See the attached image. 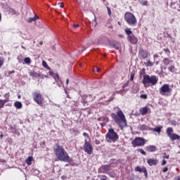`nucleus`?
Returning <instances> with one entry per match:
<instances>
[{
  "instance_id": "1",
  "label": "nucleus",
  "mask_w": 180,
  "mask_h": 180,
  "mask_svg": "<svg viewBox=\"0 0 180 180\" xmlns=\"http://www.w3.org/2000/svg\"><path fill=\"white\" fill-rule=\"evenodd\" d=\"M53 153L56 155L58 161H62L63 162H72V158L70 157L68 152L65 150L64 146L56 143L53 148Z\"/></svg>"
},
{
  "instance_id": "2",
  "label": "nucleus",
  "mask_w": 180,
  "mask_h": 180,
  "mask_svg": "<svg viewBox=\"0 0 180 180\" xmlns=\"http://www.w3.org/2000/svg\"><path fill=\"white\" fill-rule=\"evenodd\" d=\"M111 117L114 120L115 123L118 124L121 130H123L124 127H127V120H126V116H124L122 110H119L117 112V114H115V112L111 113Z\"/></svg>"
},
{
  "instance_id": "3",
  "label": "nucleus",
  "mask_w": 180,
  "mask_h": 180,
  "mask_svg": "<svg viewBox=\"0 0 180 180\" xmlns=\"http://www.w3.org/2000/svg\"><path fill=\"white\" fill-rule=\"evenodd\" d=\"M158 82V77L155 75L150 76L148 75H145L143 76V79L142 80V84L145 88H147L150 86H154V85H157Z\"/></svg>"
},
{
  "instance_id": "4",
  "label": "nucleus",
  "mask_w": 180,
  "mask_h": 180,
  "mask_svg": "<svg viewBox=\"0 0 180 180\" xmlns=\"http://www.w3.org/2000/svg\"><path fill=\"white\" fill-rule=\"evenodd\" d=\"M124 20L130 26H136L137 25V20L136 19V16H134V15L130 12L125 13Z\"/></svg>"
},
{
  "instance_id": "5",
  "label": "nucleus",
  "mask_w": 180,
  "mask_h": 180,
  "mask_svg": "<svg viewBox=\"0 0 180 180\" xmlns=\"http://www.w3.org/2000/svg\"><path fill=\"white\" fill-rule=\"evenodd\" d=\"M106 139L111 140L112 143H116L119 140V135L115 131V129L110 128L108 129V133L105 135Z\"/></svg>"
},
{
  "instance_id": "6",
  "label": "nucleus",
  "mask_w": 180,
  "mask_h": 180,
  "mask_svg": "<svg viewBox=\"0 0 180 180\" xmlns=\"http://www.w3.org/2000/svg\"><path fill=\"white\" fill-rule=\"evenodd\" d=\"M124 32H125L126 34L127 35L128 41H129L131 43V44H137L139 39H137V37H136L134 34H133L131 30H130V29H129V28H126L124 30Z\"/></svg>"
},
{
  "instance_id": "7",
  "label": "nucleus",
  "mask_w": 180,
  "mask_h": 180,
  "mask_svg": "<svg viewBox=\"0 0 180 180\" xmlns=\"http://www.w3.org/2000/svg\"><path fill=\"white\" fill-rule=\"evenodd\" d=\"M32 98H33L34 102L37 103V105H43V101H44V98H43V96L41 95V93H40V91L33 92Z\"/></svg>"
},
{
  "instance_id": "8",
  "label": "nucleus",
  "mask_w": 180,
  "mask_h": 180,
  "mask_svg": "<svg viewBox=\"0 0 180 180\" xmlns=\"http://www.w3.org/2000/svg\"><path fill=\"white\" fill-rule=\"evenodd\" d=\"M132 147L136 148V147H143L146 145V139L142 137H136L132 141H131Z\"/></svg>"
},
{
  "instance_id": "9",
  "label": "nucleus",
  "mask_w": 180,
  "mask_h": 180,
  "mask_svg": "<svg viewBox=\"0 0 180 180\" xmlns=\"http://www.w3.org/2000/svg\"><path fill=\"white\" fill-rule=\"evenodd\" d=\"M83 150L84 153H86L89 155H92L94 153V147H92V145L88 142L86 139L84 141V144L83 146Z\"/></svg>"
},
{
  "instance_id": "10",
  "label": "nucleus",
  "mask_w": 180,
  "mask_h": 180,
  "mask_svg": "<svg viewBox=\"0 0 180 180\" xmlns=\"http://www.w3.org/2000/svg\"><path fill=\"white\" fill-rule=\"evenodd\" d=\"M159 92L160 95H167V94H171V92H172V89L169 88V84H165L159 89Z\"/></svg>"
},
{
  "instance_id": "11",
  "label": "nucleus",
  "mask_w": 180,
  "mask_h": 180,
  "mask_svg": "<svg viewBox=\"0 0 180 180\" xmlns=\"http://www.w3.org/2000/svg\"><path fill=\"white\" fill-rule=\"evenodd\" d=\"M149 56H150V53H148V51L144 50L143 49H139V58L146 60V58H148Z\"/></svg>"
},
{
  "instance_id": "12",
  "label": "nucleus",
  "mask_w": 180,
  "mask_h": 180,
  "mask_svg": "<svg viewBox=\"0 0 180 180\" xmlns=\"http://www.w3.org/2000/svg\"><path fill=\"white\" fill-rule=\"evenodd\" d=\"M94 101V98L91 95H84L82 96V103L85 105L86 103H89Z\"/></svg>"
},
{
  "instance_id": "13",
  "label": "nucleus",
  "mask_w": 180,
  "mask_h": 180,
  "mask_svg": "<svg viewBox=\"0 0 180 180\" xmlns=\"http://www.w3.org/2000/svg\"><path fill=\"white\" fill-rule=\"evenodd\" d=\"M139 112L142 116H146L147 113H151V110H150L148 106H145L139 109Z\"/></svg>"
},
{
  "instance_id": "14",
  "label": "nucleus",
  "mask_w": 180,
  "mask_h": 180,
  "mask_svg": "<svg viewBox=\"0 0 180 180\" xmlns=\"http://www.w3.org/2000/svg\"><path fill=\"white\" fill-rule=\"evenodd\" d=\"M110 171V165H102L100 168L101 174H108Z\"/></svg>"
},
{
  "instance_id": "15",
  "label": "nucleus",
  "mask_w": 180,
  "mask_h": 180,
  "mask_svg": "<svg viewBox=\"0 0 180 180\" xmlns=\"http://www.w3.org/2000/svg\"><path fill=\"white\" fill-rule=\"evenodd\" d=\"M5 97L7 96V99H0V109H2L4 108H5V103H7V102H9V94H6L4 95Z\"/></svg>"
},
{
  "instance_id": "16",
  "label": "nucleus",
  "mask_w": 180,
  "mask_h": 180,
  "mask_svg": "<svg viewBox=\"0 0 180 180\" xmlns=\"http://www.w3.org/2000/svg\"><path fill=\"white\" fill-rule=\"evenodd\" d=\"M135 171L136 172H143L145 176H147L148 173H147V169H146L145 167H140V166H137L135 167Z\"/></svg>"
},
{
  "instance_id": "17",
  "label": "nucleus",
  "mask_w": 180,
  "mask_h": 180,
  "mask_svg": "<svg viewBox=\"0 0 180 180\" xmlns=\"http://www.w3.org/2000/svg\"><path fill=\"white\" fill-rule=\"evenodd\" d=\"M146 151H148V153H155V151H157L158 150V148H157V146H146Z\"/></svg>"
},
{
  "instance_id": "18",
  "label": "nucleus",
  "mask_w": 180,
  "mask_h": 180,
  "mask_svg": "<svg viewBox=\"0 0 180 180\" xmlns=\"http://www.w3.org/2000/svg\"><path fill=\"white\" fill-rule=\"evenodd\" d=\"M147 162L150 167H153V165H157L158 164V160L157 159H148Z\"/></svg>"
},
{
  "instance_id": "19",
  "label": "nucleus",
  "mask_w": 180,
  "mask_h": 180,
  "mask_svg": "<svg viewBox=\"0 0 180 180\" xmlns=\"http://www.w3.org/2000/svg\"><path fill=\"white\" fill-rule=\"evenodd\" d=\"M110 46H111V47H113L114 49H116V50H119V49H120V44L118 42L116 41H110L109 43Z\"/></svg>"
},
{
  "instance_id": "20",
  "label": "nucleus",
  "mask_w": 180,
  "mask_h": 180,
  "mask_svg": "<svg viewBox=\"0 0 180 180\" xmlns=\"http://www.w3.org/2000/svg\"><path fill=\"white\" fill-rule=\"evenodd\" d=\"M169 137L172 141H175V140H179L180 139V136L176 134H172Z\"/></svg>"
},
{
  "instance_id": "21",
  "label": "nucleus",
  "mask_w": 180,
  "mask_h": 180,
  "mask_svg": "<svg viewBox=\"0 0 180 180\" xmlns=\"http://www.w3.org/2000/svg\"><path fill=\"white\" fill-rule=\"evenodd\" d=\"M30 75L33 78H39V77H40V74L37 73V72H35L34 70L30 71Z\"/></svg>"
},
{
  "instance_id": "22",
  "label": "nucleus",
  "mask_w": 180,
  "mask_h": 180,
  "mask_svg": "<svg viewBox=\"0 0 180 180\" xmlns=\"http://www.w3.org/2000/svg\"><path fill=\"white\" fill-rule=\"evenodd\" d=\"M172 60H169V58H165L162 60V63L164 64V65H165L166 67H167V65H169V64H171Z\"/></svg>"
},
{
  "instance_id": "23",
  "label": "nucleus",
  "mask_w": 180,
  "mask_h": 180,
  "mask_svg": "<svg viewBox=\"0 0 180 180\" xmlns=\"http://www.w3.org/2000/svg\"><path fill=\"white\" fill-rule=\"evenodd\" d=\"M14 106H15V108H16V109H22V102L15 101L14 103Z\"/></svg>"
},
{
  "instance_id": "24",
  "label": "nucleus",
  "mask_w": 180,
  "mask_h": 180,
  "mask_svg": "<svg viewBox=\"0 0 180 180\" xmlns=\"http://www.w3.org/2000/svg\"><path fill=\"white\" fill-rule=\"evenodd\" d=\"M32 161H33V157L29 156L25 160L26 165H32Z\"/></svg>"
},
{
  "instance_id": "25",
  "label": "nucleus",
  "mask_w": 180,
  "mask_h": 180,
  "mask_svg": "<svg viewBox=\"0 0 180 180\" xmlns=\"http://www.w3.org/2000/svg\"><path fill=\"white\" fill-rule=\"evenodd\" d=\"M173 131H174V129H172V127H168L167 129V134L168 137H169L172 134Z\"/></svg>"
},
{
  "instance_id": "26",
  "label": "nucleus",
  "mask_w": 180,
  "mask_h": 180,
  "mask_svg": "<svg viewBox=\"0 0 180 180\" xmlns=\"http://www.w3.org/2000/svg\"><path fill=\"white\" fill-rule=\"evenodd\" d=\"M139 4H141L142 6H148V1L146 0H140Z\"/></svg>"
},
{
  "instance_id": "27",
  "label": "nucleus",
  "mask_w": 180,
  "mask_h": 180,
  "mask_svg": "<svg viewBox=\"0 0 180 180\" xmlns=\"http://www.w3.org/2000/svg\"><path fill=\"white\" fill-rule=\"evenodd\" d=\"M37 19H39V16L35 15L34 18H30L28 20V23H32V22H36V20H37Z\"/></svg>"
},
{
  "instance_id": "28",
  "label": "nucleus",
  "mask_w": 180,
  "mask_h": 180,
  "mask_svg": "<svg viewBox=\"0 0 180 180\" xmlns=\"http://www.w3.org/2000/svg\"><path fill=\"white\" fill-rule=\"evenodd\" d=\"M42 66L44 68H46V70H51L50 67H49V65H47V62H46V60L42 61Z\"/></svg>"
},
{
  "instance_id": "29",
  "label": "nucleus",
  "mask_w": 180,
  "mask_h": 180,
  "mask_svg": "<svg viewBox=\"0 0 180 180\" xmlns=\"http://www.w3.org/2000/svg\"><path fill=\"white\" fill-rule=\"evenodd\" d=\"M146 67H153L154 65V63L150 60V59L147 60V63H145Z\"/></svg>"
},
{
  "instance_id": "30",
  "label": "nucleus",
  "mask_w": 180,
  "mask_h": 180,
  "mask_svg": "<svg viewBox=\"0 0 180 180\" xmlns=\"http://www.w3.org/2000/svg\"><path fill=\"white\" fill-rule=\"evenodd\" d=\"M162 129V127H156L155 129H153V131H155L156 133H161Z\"/></svg>"
},
{
  "instance_id": "31",
  "label": "nucleus",
  "mask_w": 180,
  "mask_h": 180,
  "mask_svg": "<svg viewBox=\"0 0 180 180\" xmlns=\"http://www.w3.org/2000/svg\"><path fill=\"white\" fill-rule=\"evenodd\" d=\"M163 51H165V53L167 54V57H169V56H171V51L169 50V49H168V48L164 49Z\"/></svg>"
},
{
  "instance_id": "32",
  "label": "nucleus",
  "mask_w": 180,
  "mask_h": 180,
  "mask_svg": "<svg viewBox=\"0 0 180 180\" xmlns=\"http://www.w3.org/2000/svg\"><path fill=\"white\" fill-rule=\"evenodd\" d=\"M168 70H169V71L170 72H175V71H176V68H175V66H174V65H171V66H169V68H168Z\"/></svg>"
},
{
  "instance_id": "33",
  "label": "nucleus",
  "mask_w": 180,
  "mask_h": 180,
  "mask_svg": "<svg viewBox=\"0 0 180 180\" xmlns=\"http://www.w3.org/2000/svg\"><path fill=\"white\" fill-rule=\"evenodd\" d=\"M140 130H148V127H147V125L146 124H141L139 127Z\"/></svg>"
},
{
  "instance_id": "34",
  "label": "nucleus",
  "mask_w": 180,
  "mask_h": 180,
  "mask_svg": "<svg viewBox=\"0 0 180 180\" xmlns=\"http://www.w3.org/2000/svg\"><path fill=\"white\" fill-rule=\"evenodd\" d=\"M24 61H25V64H31V63H32V60L29 57L25 58L24 59Z\"/></svg>"
},
{
  "instance_id": "35",
  "label": "nucleus",
  "mask_w": 180,
  "mask_h": 180,
  "mask_svg": "<svg viewBox=\"0 0 180 180\" xmlns=\"http://www.w3.org/2000/svg\"><path fill=\"white\" fill-rule=\"evenodd\" d=\"M4 63H5V59L4 58H0V68L4 65Z\"/></svg>"
},
{
  "instance_id": "36",
  "label": "nucleus",
  "mask_w": 180,
  "mask_h": 180,
  "mask_svg": "<svg viewBox=\"0 0 180 180\" xmlns=\"http://www.w3.org/2000/svg\"><path fill=\"white\" fill-rule=\"evenodd\" d=\"M138 151H139V153H141V154H142V155H146V153L144 151V150L140 148V149H138Z\"/></svg>"
},
{
  "instance_id": "37",
  "label": "nucleus",
  "mask_w": 180,
  "mask_h": 180,
  "mask_svg": "<svg viewBox=\"0 0 180 180\" xmlns=\"http://www.w3.org/2000/svg\"><path fill=\"white\" fill-rule=\"evenodd\" d=\"M129 84H130V80H128L125 84H123L122 88H127V86H129Z\"/></svg>"
},
{
  "instance_id": "38",
  "label": "nucleus",
  "mask_w": 180,
  "mask_h": 180,
  "mask_svg": "<svg viewBox=\"0 0 180 180\" xmlns=\"http://www.w3.org/2000/svg\"><path fill=\"white\" fill-rule=\"evenodd\" d=\"M53 78H54V79L56 80V82H57V80H58V79H60V76L58 75V74H56V75L53 76Z\"/></svg>"
},
{
  "instance_id": "39",
  "label": "nucleus",
  "mask_w": 180,
  "mask_h": 180,
  "mask_svg": "<svg viewBox=\"0 0 180 180\" xmlns=\"http://www.w3.org/2000/svg\"><path fill=\"white\" fill-rule=\"evenodd\" d=\"M134 79V72H131L129 81H133Z\"/></svg>"
},
{
  "instance_id": "40",
  "label": "nucleus",
  "mask_w": 180,
  "mask_h": 180,
  "mask_svg": "<svg viewBox=\"0 0 180 180\" xmlns=\"http://www.w3.org/2000/svg\"><path fill=\"white\" fill-rule=\"evenodd\" d=\"M140 98L141 99H147V94H141Z\"/></svg>"
},
{
  "instance_id": "41",
  "label": "nucleus",
  "mask_w": 180,
  "mask_h": 180,
  "mask_svg": "<svg viewBox=\"0 0 180 180\" xmlns=\"http://www.w3.org/2000/svg\"><path fill=\"white\" fill-rule=\"evenodd\" d=\"M83 136H84V137H87V139H89V135L88 133H86V132L83 133Z\"/></svg>"
},
{
  "instance_id": "42",
  "label": "nucleus",
  "mask_w": 180,
  "mask_h": 180,
  "mask_svg": "<svg viewBox=\"0 0 180 180\" xmlns=\"http://www.w3.org/2000/svg\"><path fill=\"white\" fill-rule=\"evenodd\" d=\"M10 12L13 14L15 15V13H16V11H15V10L10 8Z\"/></svg>"
},
{
  "instance_id": "43",
  "label": "nucleus",
  "mask_w": 180,
  "mask_h": 180,
  "mask_svg": "<svg viewBox=\"0 0 180 180\" xmlns=\"http://www.w3.org/2000/svg\"><path fill=\"white\" fill-rule=\"evenodd\" d=\"M168 172V167H164L162 169V172Z\"/></svg>"
},
{
  "instance_id": "44",
  "label": "nucleus",
  "mask_w": 180,
  "mask_h": 180,
  "mask_svg": "<svg viewBox=\"0 0 180 180\" xmlns=\"http://www.w3.org/2000/svg\"><path fill=\"white\" fill-rule=\"evenodd\" d=\"M65 94H67V98H68L69 99H71V97L70 96V94H68V92L67 91V90H65Z\"/></svg>"
},
{
  "instance_id": "45",
  "label": "nucleus",
  "mask_w": 180,
  "mask_h": 180,
  "mask_svg": "<svg viewBox=\"0 0 180 180\" xmlns=\"http://www.w3.org/2000/svg\"><path fill=\"white\" fill-rule=\"evenodd\" d=\"M163 158H166L167 160L169 159V155H165Z\"/></svg>"
},
{
  "instance_id": "46",
  "label": "nucleus",
  "mask_w": 180,
  "mask_h": 180,
  "mask_svg": "<svg viewBox=\"0 0 180 180\" xmlns=\"http://www.w3.org/2000/svg\"><path fill=\"white\" fill-rule=\"evenodd\" d=\"M108 15H112V11H110V8L109 7H108Z\"/></svg>"
},
{
  "instance_id": "47",
  "label": "nucleus",
  "mask_w": 180,
  "mask_h": 180,
  "mask_svg": "<svg viewBox=\"0 0 180 180\" xmlns=\"http://www.w3.org/2000/svg\"><path fill=\"white\" fill-rule=\"evenodd\" d=\"M165 164H167V160H163L162 162L161 165H165Z\"/></svg>"
},
{
  "instance_id": "48",
  "label": "nucleus",
  "mask_w": 180,
  "mask_h": 180,
  "mask_svg": "<svg viewBox=\"0 0 180 180\" xmlns=\"http://www.w3.org/2000/svg\"><path fill=\"white\" fill-rule=\"evenodd\" d=\"M153 58L155 60V58H158V54L155 53L153 55Z\"/></svg>"
},
{
  "instance_id": "49",
  "label": "nucleus",
  "mask_w": 180,
  "mask_h": 180,
  "mask_svg": "<svg viewBox=\"0 0 180 180\" xmlns=\"http://www.w3.org/2000/svg\"><path fill=\"white\" fill-rule=\"evenodd\" d=\"M73 27H75V28L79 27V24H74Z\"/></svg>"
},
{
  "instance_id": "50",
  "label": "nucleus",
  "mask_w": 180,
  "mask_h": 180,
  "mask_svg": "<svg viewBox=\"0 0 180 180\" xmlns=\"http://www.w3.org/2000/svg\"><path fill=\"white\" fill-rule=\"evenodd\" d=\"M58 5L60 8H64V4H63L62 3H58Z\"/></svg>"
},
{
  "instance_id": "51",
  "label": "nucleus",
  "mask_w": 180,
  "mask_h": 180,
  "mask_svg": "<svg viewBox=\"0 0 180 180\" xmlns=\"http://www.w3.org/2000/svg\"><path fill=\"white\" fill-rule=\"evenodd\" d=\"M8 74L11 75V74H15V70H11L8 72Z\"/></svg>"
},
{
  "instance_id": "52",
  "label": "nucleus",
  "mask_w": 180,
  "mask_h": 180,
  "mask_svg": "<svg viewBox=\"0 0 180 180\" xmlns=\"http://www.w3.org/2000/svg\"><path fill=\"white\" fill-rule=\"evenodd\" d=\"M96 70L97 72H99L101 71V68H99L98 67L96 68Z\"/></svg>"
},
{
  "instance_id": "53",
  "label": "nucleus",
  "mask_w": 180,
  "mask_h": 180,
  "mask_svg": "<svg viewBox=\"0 0 180 180\" xmlns=\"http://www.w3.org/2000/svg\"><path fill=\"white\" fill-rule=\"evenodd\" d=\"M96 144H97V145H98V144H101V141L96 140Z\"/></svg>"
},
{
  "instance_id": "54",
  "label": "nucleus",
  "mask_w": 180,
  "mask_h": 180,
  "mask_svg": "<svg viewBox=\"0 0 180 180\" xmlns=\"http://www.w3.org/2000/svg\"><path fill=\"white\" fill-rule=\"evenodd\" d=\"M70 82V79H66V84H67V85H68V83Z\"/></svg>"
},
{
  "instance_id": "55",
  "label": "nucleus",
  "mask_w": 180,
  "mask_h": 180,
  "mask_svg": "<svg viewBox=\"0 0 180 180\" xmlns=\"http://www.w3.org/2000/svg\"><path fill=\"white\" fill-rule=\"evenodd\" d=\"M2 20V14L0 12V22Z\"/></svg>"
},
{
  "instance_id": "56",
  "label": "nucleus",
  "mask_w": 180,
  "mask_h": 180,
  "mask_svg": "<svg viewBox=\"0 0 180 180\" xmlns=\"http://www.w3.org/2000/svg\"><path fill=\"white\" fill-rule=\"evenodd\" d=\"M3 138H4V134H1L0 135V139H3Z\"/></svg>"
},
{
  "instance_id": "57",
  "label": "nucleus",
  "mask_w": 180,
  "mask_h": 180,
  "mask_svg": "<svg viewBox=\"0 0 180 180\" xmlns=\"http://www.w3.org/2000/svg\"><path fill=\"white\" fill-rule=\"evenodd\" d=\"M50 75H54V73L53 72H50Z\"/></svg>"
},
{
  "instance_id": "58",
  "label": "nucleus",
  "mask_w": 180,
  "mask_h": 180,
  "mask_svg": "<svg viewBox=\"0 0 180 180\" xmlns=\"http://www.w3.org/2000/svg\"><path fill=\"white\" fill-rule=\"evenodd\" d=\"M159 63H160L159 61H156L155 62L156 65H158Z\"/></svg>"
},
{
  "instance_id": "59",
  "label": "nucleus",
  "mask_w": 180,
  "mask_h": 180,
  "mask_svg": "<svg viewBox=\"0 0 180 180\" xmlns=\"http://www.w3.org/2000/svg\"><path fill=\"white\" fill-rule=\"evenodd\" d=\"M176 180H180V176H178Z\"/></svg>"
},
{
  "instance_id": "60",
  "label": "nucleus",
  "mask_w": 180,
  "mask_h": 180,
  "mask_svg": "<svg viewBox=\"0 0 180 180\" xmlns=\"http://www.w3.org/2000/svg\"><path fill=\"white\" fill-rule=\"evenodd\" d=\"M8 106H12V104H8Z\"/></svg>"
},
{
  "instance_id": "61",
  "label": "nucleus",
  "mask_w": 180,
  "mask_h": 180,
  "mask_svg": "<svg viewBox=\"0 0 180 180\" xmlns=\"http://www.w3.org/2000/svg\"><path fill=\"white\" fill-rule=\"evenodd\" d=\"M18 98H20V96H18Z\"/></svg>"
}]
</instances>
